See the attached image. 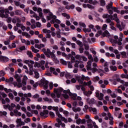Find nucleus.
<instances>
[{
    "label": "nucleus",
    "instance_id": "obj_61",
    "mask_svg": "<svg viewBox=\"0 0 128 128\" xmlns=\"http://www.w3.org/2000/svg\"><path fill=\"white\" fill-rule=\"evenodd\" d=\"M87 126L88 128H94V126H92V123L88 124Z\"/></svg>",
    "mask_w": 128,
    "mask_h": 128
},
{
    "label": "nucleus",
    "instance_id": "obj_9",
    "mask_svg": "<svg viewBox=\"0 0 128 128\" xmlns=\"http://www.w3.org/2000/svg\"><path fill=\"white\" fill-rule=\"evenodd\" d=\"M10 58H8L5 56H0V62H8Z\"/></svg>",
    "mask_w": 128,
    "mask_h": 128
},
{
    "label": "nucleus",
    "instance_id": "obj_4",
    "mask_svg": "<svg viewBox=\"0 0 128 128\" xmlns=\"http://www.w3.org/2000/svg\"><path fill=\"white\" fill-rule=\"evenodd\" d=\"M96 98H98L99 100H104V94L100 93L98 91L96 92Z\"/></svg>",
    "mask_w": 128,
    "mask_h": 128
},
{
    "label": "nucleus",
    "instance_id": "obj_11",
    "mask_svg": "<svg viewBox=\"0 0 128 128\" xmlns=\"http://www.w3.org/2000/svg\"><path fill=\"white\" fill-rule=\"evenodd\" d=\"M22 50H26V46H23L19 48L16 49V52H22Z\"/></svg>",
    "mask_w": 128,
    "mask_h": 128
},
{
    "label": "nucleus",
    "instance_id": "obj_54",
    "mask_svg": "<svg viewBox=\"0 0 128 128\" xmlns=\"http://www.w3.org/2000/svg\"><path fill=\"white\" fill-rule=\"evenodd\" d=\"M53 110H55V112H58V106H53Z\"/></svg>",
    "mask_w": 128,
    "mask_h": 128
},
{
    "label": "nucleus",
    "instance_id": "obj_14",
    "mask_svg": "<svg viewBox=\"0 0 128 128\" xmlns=\"http://www.w3.org/2000/svg\"><path fill=\"white\" fill-rule=\"evenodd\" d=\"M112 2L110 1V4H108L106 6V10H112V8H114V6H112Z\"/></svg>",
    "mask_w": 128,
    "mask_h": 128
},
{
    "label": "nucleus",
    "instance_id": "obj_51",
    "mask_svg": "<svg viewBox=\"0 0 128 128\" xmlns=\"http://www.w3.org/2000/svg\"><path fill=\"white\" fill-rule=\"evenodd\" d=\"M106 28H108V25L106 24H104L102 27V30H106Z\"/></svg>",
    "mask_w": 128,
    "mask_h": 128
},
{
    "label": "nucleus",
    "instance_id": "obj_10",
    "mask_svg": "<svg viewBox=\"0 0 128 128\" xmlns=\"http://www.w3.org/2000/svg\"><path fill=\"white\" fill-rule=\"evenodd\" d=\"M86 102L89 104H96V100H94V98H92L90 100V98H88Z\"/></svg>",
    "mask_w": 128,
    "mask_h": 128
},
{
    "label": "nucleus",
    "instance_id": "obj_32",
    "mask_svg": "<svg viewBox=\"0 0 128 128\" xmlns=\"http://www.w3.org/2000/svg\"><path fill=\"white\" fill-rule=\"evenodd\" d=\"M83 31L85 32H90L92 30L90 28H83Z\"/></svg>",
    "mask_w": 128,
    "mask_h": 128
},
{
    "label": "nucleus",
    "instance_id": "obj_59",
    "mask_svg": "<svg viewBox=\"0 0 128 128\" xmlns=\"http://www.w3.org/2000/svg\"><path fill=\"white\" fill-rule=\"evenodd\" d=\"M82 122V120L80 119H78L76 120V124H80Z\"/></svg>",
    "mask_w": 128,
    "mask_h": 128
},
{
    "label": "nucleus",
    "instance_id": "obj_41",
    "mask_svg": "<svg viewBox=\"0 0 128 128\" xmlns=\"http://www.w3.org/2000/svg\"><path fill=\"white\" fill-rule=\"evenodd\" d=\"M104 18H110V15L108 14H104L102 16Z\"/></svg>",
    "mask_w": 128,
    "mask_h": 128
},
{
    "label": "nucleus",
    "instance_id": "obj_25",
    "mask_svg": "<svg viewBox=\"0 0 128 128\" xmlns=\"http://www.w3.org/2000/svg\"><path fill=\"white\" fill-rule=\"evenodd\" d=\"M100 2L101 6H106V1L104 0H100Z\"/></svg>",
    "mask_w": 128,
    "mask_h": 128
},
{
    "label": "nucleus",
    "instance_id": "obj_55",
    "mask_svg": "<svg viewBox=\"0 0 128 128\" xmlns=\"http://www.w3.org/2000/svg\"><path fill=\"white\" fill-rule=\"evenodd\" d=\"M33 98H40V95L38 94H35L32 96Z\"/></svg>",
    "mask_w": 128,
    "mask_h": 128
},
{
    "label": "nucleus",
    "instance_id": "obj_27",
    "mask_svg": "<svg viewBox=\"0 0 128 128\" xmlns=\"http://www.w3.org/2000/svg\"><path fill=\"white\" fill-rule=\"evenodd\" d=\"M60 62L62 64H64V66L68 65V62H66V61L64 60V59H60Z\"/></svg>",
    "mask_w": 128,
    "mask_h": 128
},
{
    "label": "nucleus",
    "instance_id": "obj_2",
    "mask_svg": "<svg viewBox=\"0 0 128 128\" xmlns=\"http://www.w3.org/2000/svg\"><path fill=\"white\" fill-rule=\"evenodd\" d=\"M63 92L64 94H68L70 96H72L73 98H74V100H76V96H78V95L76 94L72 93L70 90H64Z\"/></svg>",
    "mask_w": 128,
    "mask_h": 128
},
{
    "label": "nucleus",
    "instance_id": "obj_16",
    "mask_svg": "<svg viewBox=\"0 0 128 128\" xmlns=\"http://www.w3.org/2000/svg\"><path fill=\"white\" fill-rule=\"evenodd\" d=\"M22 36H26V38H30V35L26 32H22Z\"/></svg>",
    "mask_w": 128,
    "mask_h": 128
},
{
    "label": "nucleus",
    "instance_id": "obj_21",
    "mask_svg": "<svg viewBox=\"0 0 128 128\" xmlns=\"http://www.w3.org/2000/svg\"><path fill=\"white\" fill-rule=\"evenodd\" d=\"M76 44H78V46H80V48H82L84 46V44H82V42H80V40H78L76 42Z\"/></svg>",
    "mask_w": 128,
    "mask_h": 128
},
{
    "label": "nucleus",
    "instance_id": "obj_63",
    "mask_svg": "<svg viewBox=\"0 0 128 128\" xmlns=\"http://www.w3.org/2000/svg\"><path fill=\"white\" fill-rule=\"evenodd\" d=\"M25 44H26V46H30V41L28 40H26Z\"/></svg>",
    "mask_w": 128,
    "mask_h": 128
},
{
    "label": "nucleus",
    "instance_id": "obj_12",
    "mask_svg": "<svg viewBox=\"0 0 128 128\" xmlns=\"http://www.w3.org/2000/svg\"><path fill=\"white\" fill-rule=\"evenodd\" d=\"M76 8V6H74V4H72L70 6H65V8L66 10H74V8Z\"/></svg>",
    "mask_w": 128,
    "mask_h": 128
},
{
    "label": "nucleus",
    "instance_id": "obj_43",
    "mask_svg": "<svg viewBox=\"0 0 128 128\" xmlns=\"http://www.w3.org/2000/svg\"><path fill=\"white\" fill-rule=\"evenodd\" d=\"M78 64H80V61L76 60V62H75V64L74 66L75 68H78Z\"/></svg>",
    "mask_w": 128,
    "mask_h": 128
},
{
    "label": "nucleus",
    "instance_id": "obj_48",
    "mask_svg": "<svg viewBox=\"0 0 128 128\" xmlns=\"http://www.w3.org/2000/svg\"><path fill=\"white\" fill-rule=\"evenodd\" d=\"M84 48L82 47H80L79 48L80 54H82L84 52Z\"/></svg>",
    "mask_w": 128,
    "mask_h": 128
},
{
    "label": "nucleus",
    "instance_id": "obj_57",
    "mask_svg": "<svg viewBox=\"0 0 128 128\" xmlns=\"http://www.w3.org/2000/svg\"><path fill=\"white\" fill-rule=\"evenodd\" d=\"M16 124H20L22 122V118H18L16 120Z\"/></svg>",
    "mask_w": 128,
    "mask_h": 128
},
{
    "label": "nucleus",
    "instance_id": "obj_8",
    "mask_svg": "<svg viewBox=\"0 0 128 128\" xmlns=\"http://www.w3.org/2000/svg\"><path fill=\"white\" fill-rule=\"evenodd\" d=\"M76 80H77L78 82H79L80 84H84V86H88V82H84L83 80H82L80 79V76H77L76 77Z\"/></svg>",
    "mask_w": 128,
    "mask_h": 128
},
{
    "label": "nucleus",
    "instance_id": "obj_5",
    "mask_svg": "<svg viewBox=\"0 0 128 128\" xmlns=\"http://www.w3.org/2000/svg\"><path fill=\"white\" fill-rule=\"evenodd\" d=\"M113 20H114L116 21V22H117V24H116V26L117 28L119 29V30H120V32H122V26L120 24V19H118V18H114Z\"/></svg>",
    "mask_w": 128,
    "mask_h": 128
},
{
    "label": "nucleus",
    "instance_id": "obj_29",
    "mask_svg": "<svg viewBox=\"0 0 128 128\" xmlns=\"http://www.w3.org/2000/svg\"><path fill=\"white\" fill-rule=\"evenodd\" d=\"M27 54L29 58H34V55H32V53L30 51H28Z\"/></svg>",
    "mask_w": 128,
    "mask_h": 128
},
{
    "label": "nucleus",
    "instance_id": "obj_40",
    "mask_svg": "<svg viewBox=\"0 0 128 128\" xmlns=\"http://www.w3.org/2000/svg\"><path fill=\"white\" fill-rule=\"evenodd\" d=\"M49 114H50V116H51V118H54V116H55L54 113L52 112H49Z\"/></svg>",
    "mask_w": 128,
    "mask_h": 128
},
{
    "label": "nucleus",
    "instance_id": "obj_19",
    "mask_svg": "<svg viewBox=\"0 0 128 128\" xmlns=\"http://www.w3.org/2000/svg\"><path fill=\"white\" fill-rule=\"evenodd\" d=\"M31 50L33 52H34V54H36L40 52V50L36 49L34 46H31Z\"/></svg>",
    "mask_w": 128,
    "mask_h": 128
},
{
    "label": "nucleus",
    "instance_id": "obj_34",
    "mask_svg": "<svg viewBox=\"0 0 128 128\" xmlns=\"http://www.w3.org/2000/svg\"><path fill=\"white\" fill-rule=\"evenodd\" d=\"M24 122L22 121L20 124H18L16 126V128H20V126H24Z\"/></svg>",
    "mask_w": 128,
    "mask_h": 128
},
{
    "label": "nucleus",
    "instance_id": "obj_22",
    "mask_svg": "<svg viewBox=\"0 0 128 128\" xmlns=\"http://www.w3.org/2000/svg\"><path fill=\"white\" fill-rule=\"evenodd\" d=\"M120 54L123 58H126V52L124 51L120 52Z\"/></svg>",
    "mask_w": 128,
    "mask_h": 128
},
{
    "label": "nucleus",
    "instance_id": "obj_50",
    "mask_svg": "<svg viewBox=\"0 0 128 128\" xmlns=\"http://www.w3.org/2000/svg\"><path fill=\"white\" fill-rule=\"evenodd\" d=\"M36 26H37V28H41L42 24L40 22H36Z\"/></svg>",
    "mask_w": 128,
    "mask_h": 128
},
{
    "label": "nucleus",
    "instance_id": "obj_24",
    "mask_svg": "<svg viewBox=\"0 0 128 128\" xmlns=\"http://www.w3.org/2000/svg\"><path fill=\"white\" fill-rule=\"evenodd\" d=\"M24 62L25 64H28L29 66V68H33L32 65L30 64V60H25Z\"/></svg>",
    "mask_w": 128,
    "mask_h": 128
},
{
    "label": "nucleus",
    "instance_id": "obj_38",
    "mask_svg": "<svg viewBox=\"0 0 128 128\" xmlns=\"http://www.w3.org/2000/svg\"><path fill=\"white\" fill-rule=\"evenodd\" d=\"M68 68H72V62H70V61L68 62Z\"/></svg>",
    "mask_w": 128,
    "mask_h": 128
},
{
    "label": "nucleus",
    "instance_id": "obj_6",
    "mask_svg": "<svg viewBox=\"0 0 128 128\" xmlns=\"http://www.w3.org/2000/svg\"><path fill=\"white\" fill-rule=\"evenodd\" d=\"M42 32L44 34H48L46 35V38H52V36H50V34H50L51 32L50 30H48L46 28H44L42 30Z\"/></svg>",
    "mask_w": 128,
    "mask_h": 128
},
{
    "label": "nucleus",
    "instance_id": "obj_26",
    "mask_svg": "<svg viewBox=\"0 0 128 128\" xmlns=\"http://www.w3.org/2000/svg\"><path fill=\"white\" fill-rule=\"evenodd\" d=\"M110 70H112L113 72H116L118 70V68L116 66H110Z\"/></svg>",
    "mask_w": 128,
    "mask_h": 128
},
{
    "label": "nucleus",
    "instance_id": "obj_52",
    "mask_svg": "<svg viewBox=\"0 0 128 128\" xmlns=\"http://www.w3.org/2000/svg\"><path fill=\"white\" fill-rule=\"evenodd\" d=\"M76 10H77V12H80L82 10V8H80V7H76Z\"/></svg>",
    "mask_w": 128,
    "mask_h": 128
},
{
    "label": "nucleus",
    "instance_id": "obj_28",
    "mask_svg": "<svg viewBox=\"0 0 128 128\" xmlns=\"http://www.w3.org/2000/svg\"><path fill=\"white\" fill-rule=\"evenodd\" d=\"M73 112H78L80 111V108L78 107L77 108H73Z\"/></svg>",
    "mask_w": 128,
    "mask_h": 128
},
{
    "label": "nucleus",
    "instance_id": "obj_49",
    "mask_svg": "<svg viewBox=\"0 0 128 128\" xmlns=\"http://www.w3.org/2000/svg\"><path fill=\"white\" fill-rule=\"evenodd\" d=\"M26 114L27 116H28V118H30V116H32V113L30 112H26Z\"/></svg>",
    "mask_w": 128,
    "mask_h": 128
},
{
    "label": "nucleus",
    "instance_id": "obj_47",
    "mask_svg": "<svg viewBox=\"0 0 128 128\" xmlns=\"http://www.w3.org/2000/svg\"><path fill=\"white\" fill-rule=\"evenodd\" d=\"M14 4L16 6H20V2H18L16 0H14Z\"/></svg>",
    "mask_w": 128,
    "mask_h": 128
},
{
    "label": "nucleus",
    "instance_id": "obj_44",
    "mask_svg": "<svg viewBox=\"0 0 128 128\" xmlns=\"http://www.w3.org/2000/svg\"><path fill=\"white\" fill-rule=\"evenodd\" d=\"M92 72H93V74H94L96 72H98V68H92Z\"/></svg>",
    "mask_w": 128,
    "mask_h": 128
},
{
    "label": "nucleus",
    "instance_id": "obj_7",
    "mask_svg": "<svg viewBox=\"0 0 128 128\" xmlns=\"http://www.w3.org/2000/svg\"><path fill=\"white\" fill-rule=\"evenodd\" d=\"M46 18L48 20H50L52 18L53 20H56V16L52 14V12H50L48 13V16H46Z\"/></svg>",
    "mask_w": 128,
    "mask_h": 128
},
{
    "label": "nucleus",
    "instance_id": "obj_60",
    "mask_svg": "<svg viewBox=\"0 0 128 128\" xmlns=\"http://www.w3.org/2000/svg\"><path fill=\"white\" fill-rule=\"evenodd\" d=\"M80 86L81 88V90H82V92H86V88H84V86L82 85H80Z\"/></svg>",
    "mask_w": 128,
    "mask_h": 128
},
{
    "label": "nucleus",
    "instance_id": "obj_15",
    "mask_svg": "<svg viewBox=\"0 0 128 128\" xmlns=\"http://www.w3.org/2000/svg\"><path fill=\"white\" fill-rule=\"evenodd\" d=\"M62 16L66 18H67V20H70V14H68L66 12L62 13Z\"/></svg>",
    "mask_w": 128,
    "mask_h": 128
},
{
    "label": "nucleus",
    "instance_id": "obj_30",
    "mask_svg": "<svg viewBox=\"0 0 128 128\" xmlns=\"http://www.w3.org/2000/svg\"><path fill=\"white\" fill-rule=\"evenodd\" d=\"M84 46L86 50H90V46H88V44H84Z\"/></svg>",
    "mask_w": 128,
    "mask_h": 128
},
{
    "label": "nucleus",
    "instance_id": "obj_64",
    "mask_svg": "<svg viewBox=\"0 0 128 128\" xmlns=\"http://www.w3.org/2000/svg\"><path fill=\"white\" fill-rule=\"evenodd\" d=\"M65 94H63V96L64 98H68L69 96L68 95V94L64 93Z\"/></svg>",
    "mask_w": 128,
    "mask_h": 128
},
{
    "label": "nucleus",
    "instance_id": "obj_56",
    "mask_svg": "<svg viewBox=\"0 0 128 128\" xmlns=\"http://www.w3.org/2000/svg\"><path fill=\"white\" fill-rule=\"evenodd\" d=\"M4 74H6L2 70L0 71V77L4 76Z\"/></svg>",
    "mask_w": 128,
    "mask_h": 128
},
{
    "label": "nucleus",
    "instance_id": "obj_17",
    "mask_svg": "<svg viewBox=\"0 0 128 128\" xmlns=\"http://www.w3.org/2000/svg\"><path fill=\"white\" fill-rule=\"evenodd\" d=\"M65 8H64V6L59 7L58 8V11L56 12V14H60V12H62V10H64Z\"/></svg>",
    "mask_w": 128,
    "mask_h": 128
},
{
    "label": "nucleus",
    "instance_id": "obj_39",
    "mask_svg": "<svg viewBox=\"0 0 128 128\" xmlns=\"http://www.w3.org/2000/svg\"><path fill=\"white\" fill-rule=\"evenodd\" d=\"M36 56H37V58H36V57L34 58L35 60H38V58H40V54L38 53L36 54Z\"/></svg>",
    "mask_w": 128,
    "mask_h": 128
},
{
    "label": "nucleus",
    "instance_id": "obj_23",
    "mask_svg": "<svg viewBox=\"0 0 128 128\" xmlns=\"http://www.w3.org/2000/svg\"><path fill=\"white\" fill-rule=\"evenodd\" d=\"M102 34L103 38H105V36H108L110 34V32H108V30H106Z\"/></svg>",
    "mask_w": 128,
    "mask_h": 128
},
{
    "label": "nucleus",
    "instance_id": "obj_20",
    "mask_svg": "<svg viewBox=\"0 0 128 128\" xmlns=\"http://www.w3.org/2000/svg\"><path fill=\"white\" fill-rule=\"evenodd\" d=\"M22 12L20 10H16L15 11V14L16 16H22Z\"/></svg>",
    "mask_w": 128,
    "mask_h": 128
},
{
    "label": "nucleus",
    "instance_id": "obj_58",
    "mask_svg": "<svg viewBox=\"0 0 128 128\" xmlns=\"http://www.w3.org/2000/svg\"><path fill=\"white\" fill-rule=\"evenodd\" d=\"M80 80H82L84 82V80H86V76H84V75L82 74V77H80Z\"/></svg>",
    "mask_w": 128,
    "mask_h": 128
},
{
    "label": "nucleus",
    "instance_id": "obj_53",
    "mask_svg": "<svg viewBox=\"0 0 128 128\" xmlns=\"http://www.w3.org/2000/svg\"><path fill=\"white\" fill-rule=\"evenodd\" d=\"M49 86L50 90H52L54 88V84H52V82H50L49 84Z\"/></svg>",
    "mask_w": 128,
    "mask_h": 128
},
{
    "label": "nucleus",
    "instance_id": "obj_45",
    "mask_svg": "<svg viewBox=\"0 0 128 128\" xmlns=\"http://www.w3.org/2000/svg\"><path fill=\"white\" fill-rule=\"evenodd\" d=\"M0 114L1 116H6V114H8V112L6 111H4L3 112H0Z\"/></svg>",
    "mask_w": 128,
    "mask_h": 128
},
{
    "label": "nucleus",
    "instance_id": "obj_35",
    "mask_svg": "<svg viewBox=\"0 0 128 128\" xmlns=\"http://www.w3.org/2000/svg\"><path fill=\"white\" fill-rule=\"evenodd\" d=\"M88 105H85L84 108H83L84 112H88Z\"/></svg>",
    "mask_w": 128,
    "mask_h": 128
},
{
    "label": "nucleus",
    "instance_id": "obj_37",
    "mask_svg": "<svg viewBox=\"0 0 128 128\" xmlns=\"http://www.w3.org/2000/svg\"><path fill=\"white\" fill-rule=\"evenodd\" d=\"M80 26H82V28H86V24L84 22H80L79 23Z\"/></svg>",
    "mask_w": 128,
    "mask_h": 128
},
{
    "label": "nucleus",
    "instance_id": "obj_13",
    "mask_svg": "<svg viewBox=\"0 0 128 128\" xmlns=\"http://www.w3.org/2000/svg\"><path fill=\"white\" fill-rule=\"evenodd\" d=\"M64 90H64V89L62 88H60L58 89L54 88V94H58V92H64Z\"/></svg>",
    "mask_w": 128,
    "mask_h": 128
},
{
    "label": "nucleus",
    "instance_id": "obj_36",
    "mask_svg": "<svg viewBox=\"0 0 128 128\" xmlns=\"http://www.w3.org/2000/svg\"><path fill=\"white\" fill-rule=\"evenodd\" d=\"M50 56H51V58H52L53 60H56V54H54L52 53Z\"/></svg>",
    "mask_w": 128,
    "mask_h": 128
},
{
    "label": "nucleus",
    "instance_id": "obj_42",
    "mask_svg": "<svg viewBox=\"0 0 128 128\" xmlns=\"http://www.w3.org/2000/svg\"><path fill=\"white\" fill-rule=\"evenodd\" d=\"M12 18L8 17L6 22L8 24H10V22H12Z\"/></svg>",
    "mask_w": 128,
    "mask_h": 128
},
{
    "label": "nucleus",
    "instance_id": "obj_33",
    "mask_svg": "<svg viewBox=\"0 0 128 128\" xmlns=\"http://www.w3.org/2000/svg\"><path fill=\"white\" fill-rule=\"evenodd\" d=\"M34 74H35V76H34L35 78H40V74H38V72L35 71Z\"/></svg>",
    "mask_w": 128,
    "mask_h": 128
},
{
    "label": "nucleus",
    "instance_id": "obj_31",
    "mask_svg": "<svg viewBox=\"0 0 128 128\" xmlns=\"http://www.w3.org/2000/svg\"><path fill=\"white\" fill-rule=\"evenodd\" d=\"M87 8H90V10H94V6H92L90 4H87Z\"/></svg>",
    "mask_w": 128,
    "mask_h": 128
},
{
    "label": "nucleus",
    "instance_id": "obj_3",
    "mask_svg": "<svg viewBox=\"0 0 128 128\" xmlns=\"http://www.w3.org/2000/svg\"><path fill=\"white\" fill-rule=\"evenodd\" d=\"M84 2H85V4H88H88H93V6H96V4H98V2L96 0H84Z\"/></svg>",
    "mask_w": 128,
    "mask_h": 128
},
{
    "label": "nucleus",
    "instance_id": "obj_18",
    "mask_svg": "<svg viewBox=\"0 0 128 128\" xmlns=\"http://www.w3.org/2000/svg\"><path fill=\"white\" fill-rule=\"evenodd\" d=\"M84 96H90V94H92V92L90 90H88V92H84Z\"/></svg>",
    "mask_w": 128,
    "mask_h": 128
},
{
    "label": "nucleus",
    "instance_id": "obj_46",
    "mask_svg": "<svg viewBox=\"0 0 128 128\" xmlns=\"http://www.w3.org/2000/svg\"><path fill=\"white\" fill-rule=\"evenodd\" d=\"M40 63H38V62H37V63H36V64H34V68H40Z\"/></svg>",
    "mask_w": 128,
    "mask_h": 128
},
{
    "label": "nucleus",
    "instance_id": "obj_62",
    "mask_svg": "<svg viewBox=\"0 0 128 128\" xmlns=\"http://www.w3.org/2000/svg\"><path fill=\"white\" fill-rule=\"evenodd\" d=\"M8 96H9L10 98H11V100H14V96L12 93H10L8 94Z\"/></svg>",
    "mask_w": 128,
    "mask_h": 128
},
{
    "label": "nucleus",
    "instance_id": "obj_1",
    "mask_svg": "<svg viewBox=\"0 0 128 128\" xmlns=\"http://www.w3.org/2000/svg\"><path fill=\"white\" fill-rule=\"evenodd\" d=\"M40 84L44 86V90H48V81L44 78L42 79L40 81Z\"/></svg>",
    "mask_w": 128,
    "mask_h": 128
}]
</instances>
